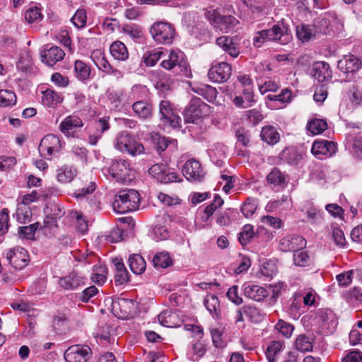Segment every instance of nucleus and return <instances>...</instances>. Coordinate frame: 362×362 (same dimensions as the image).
<instances>
[{"instance_id": "nucleus-4", "label": "nucleus", "mask_w": 362, "mask_h": 362, "mask_svg": "<svg viewBox=\"0 0 362 362\" xmlns=\"http://www.w3.org/2000/svg\"><path fill=\"white\" fill-rule=\"evenodd\" d=\"M150 33L155 41L168 45L173 42L175 36V29L170 23L165 22L154 23L151 28Z\"/></svg>"}, {"instance_id": "nucleus-18", "label": "nucleus", "mask_w": 362, "mask_h": 362, "mask_svg": "<svg viewBox=\"0 0 362 362\" xmlns=\"http://www.w3.org/2000/svg\"><path fill=\"white\" fill-rule=\"evenodd\" d=\"M306 245V240L297 235H288L281 239L279 249L282 252H294L301 250Z\"/></svg>"}, {"instance_id": "nucleus-6", "label": "nucleus", "mask_w": 362, "mask_h": 362, "mask_svg": "<svg viewBox=\"0 0 362 362\" xmlns=\"http://www.w3.org/2000/svg\"><path fill=\"white\" fill-rule=\"evenodd\" d=\"M209 106L199 98H192L185 110L184 118L187 123H194L197 119L206 115Z\"/></svg>"}, {"instance_id": "nucleus-23", "label": "nucleus", "mask_w": 362, "mask_h": 362, "mask_svg": "<svg viewBox=\"0 0 362 362\" xmlns=\"http://www.w3.org/2000/svg\"><path fill=\"white\" fill-rule=\"evenodd\" d=\"M45 214H46V218L44 220L45 225L47 227H51L53 225H56V220L62 218L64 215L65 211L57 204L51 203L47 206L45 209Z\"/></svg>"}, {"instance_id": "nucleus-63", "label": "nucleus", "mask_w": 362, "mask_h": 362, "mask_svg": "<svg viewBox=\"0 0 362 362\" xmlns=\"http://www.w3.org/2000/svg\"><path fill=\"white\" fill-rule=\"evenodd\" d=\"M281 159L289 164L296 163L300 158V155L293 149H284L280 154Z\"/></svg>"}, {"instance_id": "nucleus-44", "label": "nucleus", "mask_w": 362, "mask_h": 362, "mask_svg": "<svg viewBox=\"0 0 362 362\" xmlns=\"http://www.w3.org/2000/svg\"><path fill=\"white\" fill-rule=\"evenodd\" d=\"M17 221L21 223H25L30 221L31 211L29 206L25 204L20 203L16 212Z\"/></svg>"}, {"instance_id": "nucleus-64", "label": "nucleus", "mask_w": 362, "mask_h": 362, "mask_svg": "<svg viewBox=\"0 0 362 362\" xmlns=\"http://www.w3.org/2000/svg\"><path fill=\"white\" fill-rule=\"evenodd\" d=\"M162 52L160 51H151L144 54L143 59L145 64L148 66H154L160 59Z\"/></svg>"}, {"instance_id": "nucleus-26", "label": "nucleus", "mask_w": 362, "mask_h": 362, "mask_svg": "<svg viewBox=\"0 0 362 362\" xmlns=\"http://www.w3.org/2000/svg\"><path fill=\"white\" fill-rule=\"evenodd\" d=\"M115 268V282L116 285H122L129 281V274L122 258L115 257L112 259Z\"/></svg>"}, {"instance_id": "nucleus-47", "label": "nucleus", "mask_w": 362, "mask_h": 362, "mask_svg": "<svg viewBox=\"0 0 362 362\" xmlns=\"http://www.w3.org/2000/svg\"><path fill=\"white\" fill-rule=\"evenodd\" d=\"M177 317L175 313L170 311H164L158 315V320L160 325L168 327H176L177 323L173 320Z\"/></svg>"}, {"instance_id": "nucleus-37", "label": "nucleus", "mask_w": 362, "mask_h": 362, "mask_svg": "<svg viewBox=\"0 0 362 362\" xmlns=\"http://www.w3.org/2000/svg\"><path fill=\"white\" fill-rule=\"evenodd\" d=\"M328 127L326 120L322 119H312L308 124V130L313 135H317L322 133Z\"/></svg>"}, {"instance_id": "nucleus-2", "label": "nucleus", "mask_w": 362, "mask_h": 362, "mask_svg": "<svg viewBox=\"0 0 362 362\" xmlns=\"http://www.w3.org/2000/svg\"><path fill=\"white\" fill-rule=\"evenodd\" d=\"M114 144L116 149L132 156H136L144 152L143 144L127 132H122L117 134Z\"/></svg>"}, {"instance_id": "nucleus-52", "label": "nucleus", "mask_w": 362, "mask_h": 362, "mask_svg": "<svg viewBox=\"0 0 362 362\" xmlns=\"http://www.w3.org/2000/svg\"><path fill=\"white\" fill-rule=\"evenodd\" d=\"M147 94V89L145 86L141 85H134L132 86L131 91L129 93L128 100H143Z\"/></svg>"}, {"instance_id": "nucleus-32", "label": "nucleus", "mask_w": 362, "mask_h": 362, "mask_svg": "<svg viewBox=\"0 0 362 362\" xmlns=\"http://www.w3.org/2000/svg\"><path fill=\"white\" fill-rule=\"evenodd\" d=\"M128 263L132 272L139 275L144 272L146 264L143 257L139 254H132L128 259Z\"/></svg>"}, {"instance_id": "nucleus-28", "label": "nucleus", "mask_w": 362, "mask_h": 362, "mask_svg": "<svg viewBox=\"0 0 362 362\" xmlns=\"http://www.w3.org/2000/svg\"><path fill=\"white\" fill-rule=\"evenodd\" d=\"M83 122L80 117L76 115L66 117L60 124L59 128L62 133L69 135L76 128L83 126Z\"/></svg>"}, {"instance_id": "nucleus-34", "label": "nucleus", "mask_w": 362, "mask_h": 362, "mask_svg": "<svg viewBox=\"0 0 362 362\" xmlns=\"http://www.w3.org/2000/svg\"><path fill=\"white\" fill-rule=\"evenodd\" d=\"M262 139L267 142L268 144L274 145L279 141L280 135L276 129L272 126H266L262 129L261 132Z\"/></svg>"}, {"instance_id": "nucleus-57", "label": "nucleus", "mask_w": 362, "mask_h": 362, "mask_svg": "<svg viewBox=\"0 0 362 362\" xmlns=\"http://www.w3.org/2000/svg\"><path fill=\"white\" fill-rule=\"evenodd\" d=\"M87 16L84 9H78L71 18V22L78 28H83L86 25Z\"/></svg>"}, {"instance_id": "nucleus-9", "label": "nucleus", "mask_w": 362, "mask_h": 362, "mask_svg": "<svg viewBox=\"0 0 362 362\" xmlns=\"http://www.w3.org/2000/svg\"><path fill=\"white\" fill-rule=\"evenodd\" d=\"M267 30L270 41L278 42L281 45H287L293 38L288 25L283 21L278 22Z\"/></svg>"}, {"instance_id": "nucleus-30", "label": "nucleus", "mask_w": 362, "mask_h": 362, "mask_svg": "<svg viewBox=\"0 0 362 362\" xmlns=\"http://www.w3.org/2000/svg\"><path fill=\"white\" fill-rule=\"evenodd\" d=\"M135 115L142 119H146L152 116V106L147 101L137 100L132 105Z\"/></svg>"}, {"instance_id": "nucleus-36", "label": "nucleus", "mask_w": 362, "mask_h": 362, "mask_svg": "<svg viewBox=\"0 0 362 362\" xmlns=\"http://www.w3.org/2000/svg\"><path fill=\"white\" fill-rule=\"evenodd\" d=\"M74 72L76 77L78 80L85 81L90 78V68L83 62L76 60L74 63Z\"/></svg>"}, {"instance_id": "nucleus-10", "label": "nucleus", "mask_w": 362, "mask_h": 362, "mask_svg": "<svg viewBox=\"0 0 362 362\" xmlns=\"http://www.w3.org/2000/svg\"><path fill=\"white\" fill-rule=\"evenodd\" d=\"M315 320L323 332H332L337 325L335 314L329 309H321L316 315Z\"/></svg>"}, {"instance_id": "nucleus-7", "label": "nucleus", "mask_w": 362, "mask_h": 362, "mask_svg": "<svg viewBox=\"0 0 362 362\" xmlns=\"http://www.w3.org/2000/svg\"><path fill=\"white\" fill-rule=\"evenodd\" d=\"M62 144L59 138L54 134L46 135L40 141L39 151L46 159L57 156L62 150Z\"/></svg>"}, {"instance_id": "nucleus-43", "label": "nucleus", "mask_w": 362, "mask_h": 362, "mask_svg": "<svg viewBox=\"0 0 362 362\" xmlns=\"http://www.w3.org/2000/svg\"><path fill=\"white\" fill-rule=\"evenodd\" d=\"M239 23V21L232 16H222L221 21L218 25L221 30L228 33L233 30Z\"/></svg>"}, {"instance_id": "nucleus-60", "label": "nucleus", "mask_w": 362, "mask_h": 362, "mask_svg": "<svg viewBox=\"0 0 362 362\" xmlns=\"http://www.w3.org/2000/svg\"><path fill=\"white\" fill-rule=\"evenodd\" d=\"M344 298L347 302L357 301L362 303V291L358 288H354L351 290L346 291L343 293Z\"/></svg>"}, {"instance_id": "nucleus-3", "label": "nucleus", "mask_w": 362, "mask_h": 362, "mask_svg": "<svg viewBox=\"0 0 362 362\" xmlns=\"http://www.w3.org/2000/svg\"><path fill=\"white\" fill-rule=\"evenodd\" d=\"M107 173L118 182H130L134 177V170L129 163L123 159L114 160Z\"/></svg>"}, {"instance_id": "nucleus-62", "label": "nucleus", "mask_w": 362, "mask_h": 362, "mask_svg": "<svg viewBox=\"0 0 362 362\" xmlns=\"http://www.w3.org/2000/svg\"><path fill=\"white\" fill-rule=\"evenodd\" d=\"M275 327L276 329L286 338L290 337L294 330V326L293 325L283 320H279Z\"/></svg>"}, {"instance_id": "nucleus-59", "label": "nucleus", "mask_w": 362, "mask_h": 362, "mask_svg": "<svg viewBox=\"0 0 362 362\" xmlns=\"http://www.w3.org/2000/svg\"><path fill=\"white\" fill-rule=\"evenodd\" d=\"M42 18V14L41 13L40 9L34 7L30 8L25 13V19L29 23H37Z\"/></svg>"}, {"instance_id": "nucleus-40", "label": "nucleus", "mask_w": 362, "mask_h": 362, "mask_svg": "<svg viewBox=\"0 0 362 362\" xmlns=\"http://www.w3.org/2000/svg\"><path fill=\"white\" fill-rule=\"evenodd\" d=\"M314 28L308 25L302 24L296 26V35L298 38L302 42H307L315 35Z\"/></svg>"}, {"instance_id": "nucleus-31", "label": "nucleus", "mask_w": 362, "mask_h": 362, "mask_svg": "<svg viewBox=\"0 0 362 362\" xmlns=\"http://www.w3.org/2000/svg\"><path fill=\"white\" fill-rule=\"evenodd\" d=\"M77 175V170L73 166L64 165L57 170V180L58 182L66 184L71 182Z\"/></svg>"}, {"instance_id": "nucleus-13", "label": "nucleus", "mask_w": 362, "mask_h": 362, "mask_svg": "<svg viewBox=\"0 0 362 362\" xmlns=\"http://www.w3.org/2000/svg\"><path fill=\"white\" fill-rule=\"evenodd\" d=\"M337 150V144L327 140H317L313 144L311 152L319 159L331 157Z\"/></svg>"}, {"instance_id": "nucleus-14", "label": "nucleus", "mask_w": 362, "mask_h": 362, "mask_svg": "<svg viewBox=\"0 0 362 362\" xmlns=\"http://www.w3.org/2000/svg\"><path fill=\"white\" fill-rule=\"evenodd\" d=\"M161 66L167 70H171L177 67L181 72L187 70V64L185 59V54L180 50H172L168 55V59L161 62Z\"/></svg>"}, {"instance_id": "nucleus-58", "label": "nucleus", "mask_w": 362, "mask_h": 362, "mask_svg": "<svg viewBox=\"0 0 362 362\" xmlns=\"http://www.w3.org/2000/svg\"><path fill=\"white\" fill-rule=\"evenodd\" d=\"M294 264L299 267H305L309 264L310 258L307 252L298 250L293 255Z\"/></svg>"}, {"instance_id": "nucleus-61", "label": "nucleus", "mask_w": 362, "mask_h": 362, "mask_svg": "<svg viewBox=\"0 0 362 362\" xmlns=\"http://www.w3.org/2000/svg\"><path fill=\"white\" fill-rule=\"evenodd\" d=\"M349 93L351 94L350 101L354 105H358L362 101V89L361 87L354 83L350 88Z\"/></svg>"}, {"instance_id": "nucleus-56", "label": "nucleus", "mask_w": 362, "mask_h": 362, "mask_svg": "<svg viewBox=\"0 0 362 362\" xmlns=\"http://www.w3.org/2000/svg\"><path fill=\"white\" fill-rule=\"evenodd\" d=\"M253 226L247 224L243 228V230L239 233L238 240L242 245H246L253 238Z\"/></svg>"}, {"instance_id": "nucleus-12", "label": "nucleus", "mask_w": 362, "mask_h": 362, "mask_svg": "<svg viewBox=\"0 0 362 362\" xmlns=\"http://www.w3.org/2000/svg\"><path fill=\"white\" fill-rule=\"evenodd\" d=\"M6 259L16 269H22L29 260L27 251L21 247L10 249L6 254Z\"/></svg>"}, {"instance_id": "nucleus-27", "label": "nucleus", "mask_w": 362, "mask_h": 362, "mask_svg": "<svg viewBox=\"0 0 362 362\" xmlns=\"http://www.w3.org/2000/svg\"><path fill=\"white\" fill-rule=\"evenodd\" d=\"M313 76L320 83L331 78L332 71L329 65L325 62H317L313 66Z\"/></svg>"}, {"instance_id": "nucleus-46", "label": "nucleus", "mask_w": 362, "mask_h": 362, "mask_svg": "<svg viewBox=\"0 0 362 362\" xmlns=\"http://www.w3.org/2000/svg\"><path fill=\"white\" fill-rule=\"evenodd\" d=\"M244 315L252 322H259L263 318V315L259 309L252 305L244 306Z\"/></svg>"}, {"instance_id": "nucleus-1", "label": "nucleus", "mask_w": 362, "mask_h": 362, "mask_svg": "<svg viewBox=\"0 0 362 362\" xmlns=\"http://www.w3.org/2000/svg\"><path fill=\"white\" fill-rule=\"evenodd\" d=\"M140 195L134 189L122 190L115 197L112 207L115 212L124 214L139 209Z\"/></svg>"}, {"instance_id": "nucleus-25", "label": "nucleus", "mask_w": 362, "mask_h": 362, "mask_svg": "<svg viewBox=\"0 0 362 362\" xmlns=\"http://www.w3.org/2000/svg\"><path fill=\"white\" fill-rule=\"evenodd\" d=\"M59 284L61 287L66 290H74L84 285L83 277L76 272H71L65 276L60 278Z\"/></svg>"}, {"instance_id": "nucleus-38", "label": "nucleus", "mask_w": 362, "mask_h": 362, "mask_svg": "<svg viewBox=\"0 0 362 362\" xmlns=\"http://www.w3.org/2000/svg\"><path fill=\"white\" fill-rule=\"evenodd\" d=\"M267 181L274 186H282L286 184V176L279 169L274 168L267 175Z\"/></svg>"}, {"instance_id": "nucleus-53", "label": "nucleus", "mask_w": 362, "mask_h": 362, "mask_svg": "<svg viewBox=\"0 0 362 362\" xmlns=\"http://www.w3.org/2000/svg\"><path fill=\"white\" fill-rule=\"evenodd\" d=\"M223 204V200L218 195L214 196V201L210 204L207 205L204 209V213L206 215V218H203L204 221L209 220V217L214 213V211Z\"/></svg>"}, {"instance_id": "nucleus-54", "label": "nucleus", "mask_w": 362, "mask_h": 362, "mask_svg": "<svg viewBox=\"0 0 362 362\" xmlns=\"http://www.w3.org/2000/svg\"><path fill=\"white\" fill-rule=\"evenodd\" d=\"M291 91L287 88L283 89L279 94H269L267 98L271 101L280 102L282 104L288 103L291 98Z\"/></svg>"}, {"instance_id": "nucleus-42", "label": "nucleus", "mask_w": 362, "mask_h": 362, "mask_svg": "<svg viewBox=\"0 0 362 362\" xmlns=\"http://www.w3.org/2000/svg\"><path fill=\"white\" fill-rule=\"evenodd\" d=\"M42 93V103L47 107H53L62 101L61 97L52 90L47 89Z\"/></svg>"}, {"instance_id": "nucleus-55", "label": "nucleus", "mask_w": 362, "mask_h": 362, "mask_svg": "<svg viewBox=\"0 0 362 362\" xmlns=\"http://www.w3.org/2000/svg\"><path fill=\"white\" fill-rule=\"evenodd\" d=\"M257 200L254 198H247L242 206V212L247 218L252 216L257 209Z\"/></svg>"}, {"instance_id": "nucleus-29", "label": "nucleus", "mask_w": 362, "mask_h": 362, "mask_svg": "<svg viewBox=\"0 0 362 362\" xmlns=\"http://www.w3.org/2000/svg\"><path fill=\"white\" fill-rule=\"evenodd\" d=\"M204 304L214 319H221L220 303L216 296L213 294L207 295L204 298Z\"/></svg>"}, {"instance_id": "nucleus-20", "label": "nucleus", "mask_w": 362, "mask_h": 362, "mask_svg": "<svg viewBox=\"0 0 362 362\" xmlns=\"http://www.w3.org/2000/svg\"><path fill=\"white\" fill-rule=\"evenodd\" d=\"M64 56V51L58 46H52L41 52L42 62L49 66H52L62 61Z\"/></svg>"}, {"instance_id": "nucleus-21", "label": "nucleus", "mask_w": 362, "mask_h": 362, "mask_svg": "<svg viewBox=\"0 0 362 362\" xmlns=\"http://www.w3.org/2000/svg\"><path fill=\"white\" fill-rule=\"evenodd\" d=\"M346 146L351 154L357 159L362 160V133L349 134L346 138Z\"/></svg>"}, {"instance_id": "nucleus-48", "label": "nucleus", "mask_w": 362, "mask_h": 362, "mask_svg": "<svg viewBox=\"0 0 362 362\" xmlns=\"http://www.w3.org/2000/svg\"><path fill=\"white\" fill-rule=\"evenodd\" d=\"M40 223L36 222L33 224H30L28 226H22L18 228L19 237L21 238H25L28 240L34 239L35 233L37 229L39 228Z\"/></svg>"}, {"instance_id": "nucleus-50", "label": "nucleus", "mask_w": 362, "mask_h": 362, "mask_svg": "<svg viewBox=\"0 0 362 362\" xmlns=\"http://www.w3.org/2000/svg\"><path fill=\"white\" fill-rule=\"evenodd\" d=\"M153 263L155 267L165 268L171 265L172 260L168 252H163L155 255Z\"/></svg>"}, {"instance_id": "nucleus-11", "label": "nucleus", "mask_w": 362, "mask_h": 362, "mask_svg": "<svg viewBox=\"0 0 362 362\" xmlns=\"http://www.w3.org/2000/svg\"><path fill=\"white\" fill-rule=\"evenodd\" d=\"M91 350L88 346L74 345L64 352L66 362H86L90 357Z\"/></svg>"}, {"instance_id": "nucleus-16", "label": "nucleus", "mask_w": 362, "mask_h": 362, "mask_svg": "<svg viewBox=\"0 0 362 362\" xmlns=\"http://www.w3.org/2000/svg\"><path fill=\"white\" fill-rule=\"evenodd\" d=\"M231 73V66L226 62H221L211 67L208 76L214 82L224 83L228 80Z\"/></svg>"}, {"instance_id": "nucleus-45", "label": "nucleus", "mask_w": 362, "mask_h": 362, "mask_svg": "<svg viewBox=\"0 0 362 362\" xmlns=\"http://www.w3.org/2000/svg\"><path fill=\"white\" fill-rule=\"evenodd\" d=\"M205 344L202 341H197L192 346V349L188 353L189 358L196 361L201 358L206 353Z\"/></svg>"}, {"instance_id": "nucleus-39", "label": "nucleus", "mask_w": 362, "mask_h": 362, "mask_svg": "<svg viewBox=\"0 0 362 362\" xmlns=\"http://www.w3.org/2000/svg\"><path fill=\"white\" fill-rule=\"evenodd\" d=\"M283 344L281 341H274L267 347L266 356L269 362H277Z\"/></svg>"}, {"instance_id": "nucleus-22", "label": "nucleus", "mask_w": 362, "mask_h": 362, "mask_svg": "<svg viewBox=\"0 0 362 362\" xmlns=\"http://www.w3.org/2000/svg\"><path fill=\"white\" fill-rule=\"evenodd\" d=\"M361 59L353 54L345 55L338 61L337 67L344 73H352L358 71L361 66Z\"/></svg>"}, {"instance_id": "nucleus-51", "label": "nucleus", "mask_w": 362, "mask_h": 362, "mask_svg": "<svg viewBox=\"0 0 362 362\" xmlns=\"http://www.w3.org/2000/svg\"><path fill=\"white\" fill-rule=\"evenodd\" d=\"M16 96L13 91L8 90H0V107H8L15 105Z\"/></svg>"}, {"instance_id": "nucleus-24", "label": "nucleus", "mask_w": 362, "mask_h": 362, "mask_svg": "<svg viewBox=\"0 0 362 362\" xmlns=\"http://www.w3.org/2000/svg\"><path fill=\"white\" fill-rule=\"evenodd\" d=\"M243 291L246 297L258 302L263 300L269 294L265 288L256 284L245 285Z\"/></svg>"}, {"instance_id": "nucleus-8", "label": "nucleus", "mask_w": 362, "mask_h": 362, "mask_svg": "<svg viewBox=\"0 0 362 362\" xmlns=\"http://www.w3.org/2000/svg\"><path fill=\"white\" fill-rule=\"evenodd\" d=\"M134 310L135 304L132 300L117 296L112 298V312L118 318H128Z\"/></svg>"}, {"instance_id": "nucleus-35", "label": "nucleus", "mask_w": 362, "mask_h": 362, "mask_svg": "<svg viewBox=\"0 0 362 362\" xmlns=\"http://www.w3.org/2000/svg\"><path fill=\"white\" fill-rule=\"evenodd\" d=\"M192 90L198 95H202L209 102H211L215 100L217 95L216 89L209 85L202 84L200 86L193 87Z\"/></svg>"}, {"instance_id": "nucleus-15", "label": "nucleus", "mask_w": 362, "mask_h": 362, "mask_svg": "<svg viewBox=\"0 0 362 362\" xmlns=\"http://www.w3.org/2000/svg\"><path fill=\"white\" fill-rule=\"evenodd\" d=\"M182 174L187 180L195 182L202 181L205 176L200 163L195 159H190L185 163Z\"/></svg>"}, {"instance_id": "nucleus-19", "label": "nucleus", "mask_w": 362, "mask_h": 362, "mask_svg": "<svg viewBox=\"0 0 362 362\" xmlns=\"http://www.w3.org/2000/svg\"><path fill=\"white\" fill-rule=\"evenodd\" d=\"M216 45L233 58H237L240 53L237 37L221 36L216 39Z\"/></svg>"}, {"instance_id": "nucleus-17", "label": "nucleus", "mask_w": 362, "mask_h": 362, "mask_svg": "<svg viewBox=\"0 0 362 362\" xmlns=\"http://www.w3.org/2000/svg\"><path fill=\"white\" fill-rule=\"evenodd\" d=\"M159 112L165 122L168 123L173 128L180 127L181 118L173 109L170 101L162 100L160 103Z\"/></svg>"}, {"instance_id": "nucleus-49", "label": "nucleus", "mask_w": 362, "mask_h": 362, "mask_svg": "<svg viewBox=\"0 0 362 362\" xmlns=\"http://www.w3.org/2000/svg\"><path fill=\"white\" fill-rule=\"evenodd\" d=\"M237 212L232 209H227L217 215L216 223L221 226H228Z\"/></svg>"}, {"instance_id": "nucleus-5", "label": "nucleus", "mask_w": 362, "mask_h": 362, "mask_svg": "<svg viewBox=\"0 0 362 362\" xmlns=\"http://www.w3.org/2000/svg\"><path fill=\"white\" fill-rule=\"evenodd\" d=\"M148 174L153 179L163 184L180 181L179 175L164 163L151 165L148 169Z\"/></svg>"}, {"instance_id": "nucleus-33", "label": "nucleus", "mask_w": 362, "mask_h": 362, "mask_svg": "<svg viewBox=\"0 0 362 362\" xmlns=\"http://www.w3.org/2000/svg\"><path fill=\"white\" fill-rule=\"evenodd\" d=\"M110 52L113 58L119 61H124L129 57L126 45L120 41L113 42L110 47Z\"/></svg>"}, {"instance_id": "nucleus-41", "label": "nucleus", "mask_w": 362, "mask_h": 362, "mask_svg": "<svg viewBox=\"0 0 362 362\" xmlns=\"http://www.w3.org/2000/svg\"><path fill=\"white\" fill-rule=\"evenodd\" d=\"M296 347L301 352L311 351L313 349L312 337L305 334H300L296 340Z\"/></svg>"}]
</instances>
